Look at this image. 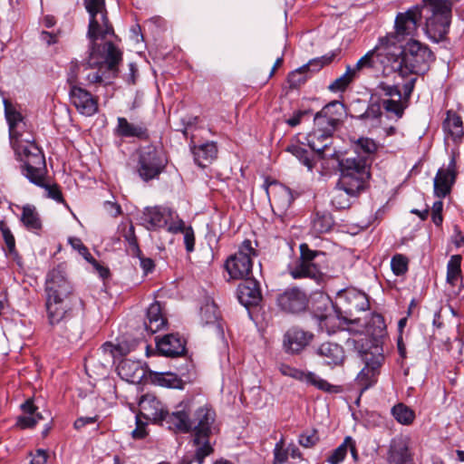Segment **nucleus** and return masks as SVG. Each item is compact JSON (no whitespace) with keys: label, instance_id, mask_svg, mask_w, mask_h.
Returning <instances> with one entry per match:
<instances>
[{"label":"nucleus","instance_id":"f257e3e1","mask_svg":"<svg viewBox=\"0 0 464 464\" xmlns=\"http://www.w3.org/2000/svg\"><path fill=\"white\" fill-rule=\"evenodd\" d=\"M10 143L16 160L23 162L22 172L32 183L40 184L46 171V161L42 149L35 143L34 135L25 129L10 136Z\"/></svg>","mask_w":464,"mask_h":464},{"label":"nucleus","instance_id":"f03ea898","mask_svg":"<svg viewBox=\"0 0 464 464\" xmlns=\"http://www.w3.org/2000/svg\"><path fill=\"white\" fill-rule=\"evenodd\" d=\"M391 53L396 54L392 58V72L401 76L425 72L433 59L429 47L416 40L409 41L404 47L402 44L391 45Z\"/></svg>","mask_w":464,"mask_h":464},{"label":"nucleus","instance_id":"7ed1b4c3","mask_svg":"<svg viewBox=\"0 0 464 464\" xmlns=\"http://www.w3.org/2000/svg\"><path fill=\"white\" fill-rule=\"evenodd\" d=\"M339 167L341 176L338 186L356 198L368 187L370 170L366 160L362 158H347L339 160Z\"/></svg>","mask_w":464,"mask_h":464},{"label":"nucleus","instance_id":"20e7f679","mask_svg":"<svg viewBox=\"0 0 464 464\" xmlns=\"http://www.w3.org/2000/svg\"><path fill=\"white\" fill-rule=\"evenodd\" d=\"M421 17V8L419 5L412 6L404 13H399L394 22L395 31L387 34L382 39L388 45H401L407 37L412 40L417 34Z\"/></svg>","mask_w":464,"mask_h":464},{"label":"nucleus","instance_id":"39448f33","mask_svg":"<svg viewBox=\"0 0 464 464\" xmlns=\"http://www.w3.org/2000/svg\"><path fill=\"white\" fill-rule=\"evenodd\" d=\"M358 357L364 363L354 380L360 396L377 383L380 368L384 362V354L379 350H358Z\"/></svg>","mask_w":464,"mask_h":464},{"label":"nucleus","instance_id":"423d86ee","mask_svg":"<svg viewBox=\"0 0 464 464\" xmlns=\"http://www.w3.org/2000/svg\"><path fill=\"white\" fill-rule=\"evenodd\" d=\"M256 251L249 239H245L238 250L228 256L225 263V268L231 279L245 280L249 278L252 273V258L256 256Z\"/></svg>","mask_w":464,"mask_h":464},{"label":"nucleus","instance_id":"0eeeda50","mask_svg":"<svg viewBox=\"0 0 464 464\" xmlns=\"http://www.w3.org/2000/svg\"><path fill=\"white\" fill-rule=\"evenodd\" d=\"M393 56H396V54L391 53V45L384 43L381 37L374 48L367 52L352 67L358 75L364 69L382 70L383 74L388 75L392 72V58Z\"/></svg>","mask_w":464,"mask_h":464},{"label":"nucleus","instance_id":"6e6552de","mask_svg":"<svg viewBox=\"0 0 464 464\" xmlns=\"http://www.w3.org/2000/svg\"><path fill=\"white\" fill-rule=\"evenodd\" d=\"M84 7L89 14L88 36L95 39L99 36L106 38L114 35L112 24L108 18L105 0H83Z\"/></svg>","mask_w":464,"mask_h":464},{"label":"nucleus","instance_id":"1a4fd4ad","mask_svg":"<svg viewBox=\"0 0 464 464\" xmlns=\"http://www.w3.org/2000/svg\"><path fill=\"white\" fill-rule=\"evenodd\" d=\"M423 7L431 15L427 18L426 26L434 35L443 37L447 34L451 17V3L449 0H422Z\"/></svg>","mask_w":464,"mask_h":464},{"label":"nucleus","instance_id":"9d476101","mask_svg":"<svg viewBox=\"0 0 464 464\" xmlns=\"http://www.w3.org/2000/svg\"><path fill=\"white\" fill-rule=\"evenodd\" d=\"M167 166V159L155 146L144 147L140 153L138 173L144 181L158 179Z\"/></svg>","mask_w":464,"mask_h":464},{"label":"nucleus","instance_id":"9b49d317","mask_svg":"<svg viewBox=\"0 0 464 464\" xmlns=\"http://www.w3.org/2000/svg\"><path fill=\"white\" fill-rule=\"evenodd\" d=\"M45 296L69 299L74 292L73 285L69 278L67 265L60 263L46 275L44 283Z\"/></svg>","mask_w":464,"mask_h":464},{"label":"nucleus","instance_id":"f8f14e48","mask_svg":"<svg viewBox=\"0 0 464 464\" xmlns=\"http://www.w3.org/2000/svg\"><path fill=\"white\" fill-rule=\"evenodd\" d=\"M192 404L190 398L184 399L175 406L172 412L169 411L165 413L164 425L174 433L187 434L192 431Z\"/></svg>","mask_w":464,"mask_h":464},{"label":"nucleus","instance_id":"ddd939ff","mask_svg":"<svg viewBox=\"0 0 464 464\" xmlns=\"http://www.w3.org/2000/svg\"><path fill=\"white\" fill-rule=\"evenodd\" d=\"M276 301L281 311L298 314L308 308L310 296L305 290L298 286H290L277 294Z\"/></svg>","mask_w":464,"mask_h":464},{"label":"nucleus","instance_id":"4468645a","mask_svg":"<svg viewBox=\"0 0 464 464\" xmlns=\"http://www.w3.org/2000/svg\"><path fill=\"white\" fill-rule=\"evenodd\" d=\"M375 91L385 111L393 114L398 119L401 118L408 103L403 100L399 86L381 82L376 86Z\"/></svg>","mask_w":464,"mask_h":464},{"label":"nucleus","instance_id":"2eb2a0df","mask_svg":"<svg viewBox=\"0 0 464 464\" xmlns=\"http://www.w3.org/2000/svg\"><path fill=\"white\" fill-rule=\"evenodd\" d=\"M312 313L322 331L325 330L328 334L334 333L341 317L340 313L328 296L321 295L314 301Z\"/></svg>","mask_w":464,"mask_h":464},{"label":"nucleus","instance_id":"dca6fc26","mask_svg":"<svg viewBox=\"0 0 464 464\" xmlns=\"http://www.w3.org/2000/svg\"><path fill=\"white\" fill-rule=\"evenodd\" d=\"M216 411L210 405L198 407L193 413V444L199 445L201 438H210L215 430Z\"/></svg>","mask_w":464,"mask_h":464},{"label":"nucleus","instance_id":"f3484780","mask_svg":"<svg viewBox=\"0 0 464 464\" xmlns=\"http://www.w3.org/2000/svg\"><path fill=\"white\" fill-rule=\"evenodd\" d=\"M101 48L102 61H99L96 55H94V61L99 63L93 68L98 67V70L86 74L85 80L89 83H102L103 82L102 69L107 67L110 71L115 72L117 65L121 61V52L111 42H105L102 45H100V49ZM95 54H97V53Z\"/></svg>","mask_w":464,"mask_h":464},{"label":"nucleus","instance_id":"a211bd4d","mask_svg":"<svg viewBox=\"0 0 464 464\" xmlns=\"http://www.w3.org/2000/svg\"><path fill=\"white\" fill-rule=\"evenodd\" d=\"M179 215L170 208L163 206L147 207L144 208L140 220L142 225L148 230H158L168 227L176 219H179Z\"/></svg>","mask_w":464,"mask_h":464},{"label":"nucleus","instance_id":"6ab92c4d","mask_svg":"<svg viewBox=\"0 0 464 464\" xmlns=\"http://www.w3.org/2000/svg\"><path fill=\"white\" fill-rule=\"evenodd\" d=\"M278 370L282 375L291 377L300 382H305L320 391L329 393H337L341 392L339 386L329 383L326 380L320 378L312 372H304L283 362L278 364Z\"/></svg>","mask_w":464,"mask_h":464},{"label":"nucleus","instance_id":"aec40b11","mask_svg":"<svg viewBox=\"0 0 464 464\" xmlns=\"http://www.w3.org/2000/svg\"><path fill=\"white\" fill-rule=\"evenodd\" d=\"M343 108V103L337 101L326 104L315 114L314 130H320L322 132L334 135L341 121Z\"/></svg>","mask_w":464,"mask_h":464},{"label":"nucleus","instance_id":"412c9836","mask_svg":"<svg viewBox=\"0 0 464 464\" xmlns=\"http://www.w3.org/2000/svg\"><path fill=\"white\" fill-rule=\"evenodd\" d=\"M71 103L77 111L84 116L91 117L98 112L99 100L92 92L79 84H73L69 90Z\"/></svg>","mask_w":464,"mask_h":464},{"label":"nucleus","instance_id":"4be33fe9","mask_svg":"<svg viewBox=\"0 0 464 464\" xmlns=\"http://www.w3.org/2000/svg\"><path fill=\"white\" fill-rule=\"evenodd\" d=\"M308 146L322 159L336 158L338 151L332 147L333 134L313 130L306 137Z\"/></svg>","mask_w":464,"mask_h":464},{"label":"nucleus","instance_id":"5701e85b","mask_svg":"<svg viewBox=\"0 0 464 464\" xmlns=\"http://www.w3.org/2000/svg\"><path fill=\"white\" fill-rule=\"evenodd\" d=\"M67 298L45 296V310L48 322L56 325L72 316V307Z\"/></svg>","mask_w":464,"mask_h":464},{"label":"nucleus","instance_id":"b1692460","mask_svg":"<svg viewBox=\"0 0 464 464\" xmlns=\"http://www.w3.org/2000/svg\"><path fill=\"white\" fill-rule=\"evenodd\" d=\"M456 160L451 158L446 169H440L434 179V194L438 198H445L451 189L456 179Z\"/></svg>","mask_w":464,"mask_h":464},{"label":"nucleus","instance_id":"393cba45","mask_svg":"<svg viewBox=\"0 0 464 464\" xmlns=\"http://www.w3.org/2000/svg\"><path fill=\"white\" fill-rule=\"evenodd\" d=\"M237 298L245 307L256 306L262 301L259 283L254 278H246L237 287Z\"/></svg>","mask_w":464,"mask_h":464},{"label":"nucleus","instance_id":"a878e982","mask_svg":"<svg viewBox=\"0 0 464 464\" xmlns=\"http://www.w3.org/2000/svg\"><path fill=\"white\" fill-rule=\"evenodd\" d=\"M144 417L155 424L164 425L165 413L168 410L153 395L145 394L139 403Z\"/></svg>","mask_w":464,"mask_h":464},{"label":"nucleus","instance_id":"bb28decb","mask_svg":"<svg viewBox=\"0 0 464 464\" xmlns=\"http://www.w3.org/2000/svg\"><path fill=\"white\" fill-rule=\"evenodd\" d=\"M114 133L121 138H136L140 140L150 139L149 130L143 122L132 123L124 117L117 118Z\"/></svg>","mask_w":464,"mask_h":464},{"label":"nucleus","instance_id":"cd10ccee","mask_svg":"<svg viewBox=\"0 0 464 464\" xmlns=\"http://www.w3.org/2000/svg\"><path fill=\"white\" fill-rule=\"evenodd\" d=\"M367 334L370 337V348H382L386 344L387 330L384 318L380 314H373L367 324Z\"/></svg>","mask_w":464,"mask_h":464},{"label":"nucleus","instance_id":"c85d7f7f","mask_svg":"<svg viewBox=\"0 0 464 464\" xmlns=\"http://www.w3.org/2000/svg\"><path fill=\"white\" fill-rule=\"evenodd\" d=\"M87 37L89 38V40L91 42L90 58L87 62H83L81 63H79L77 61L71 63L69 72H68V76H67V82H68L70 87H72L73 84H78L77 79H78V75L81 72H84L86 70L92 69V67L98 65V63H99L98 62L94 61L95 53L100 52V45L96 43V41L98 39H102V38L101 36H99L95 39H92L88 35H87Z\"/></svg>","mask_w":464,"mask_h":464},{"label":"nucleus","instance_id":"c756f323","mask_svg":"<svg viewBox=\"0 0 464 464\" xmlns=\"http://www.w3.org/2000/svg\"><path fill=\"white\" fill-rule=\"evenodd\" d=\"M387 461L389 464H411V455L407 441L402 438H396L391 441Z\"/></svg>","mask_w":464,"mask_h":464},{"label":"nucleus","instance_id":"7c9ffc66","mask_svg":"<svg viewBox=\"0 0 464 464\" xmlns=\"http://www.w3.org/2000/svg\"><path fill=\"white\" fill-rule=\"evenodd\" d=\"M314 335L309 331L299 326H293L289 328L284 334V346L291 348L293 345L298 348H305L312 344Z\"/></svg>","mask_w":464,"mask_h":464},{"label":"nucleus","instance_id":"2f4dec72","mask_svg":"<svg viewBox=\"0 0 464 464\" xmlns=\"http://www.w3.org/2000/svg\"><path fill=\"white\" fill-rule=\"evenodd\" d=\"M145 355L148 358L150 357H166L170 359L175 358H182L185 361V363L177 366L173 365V368L176 369L181 374H185L189 372L190 367H192V360L188 355V350H145Z\"/></svg>","mask_w":464,"mask_h":464},{"label":"nucleus","instance_id":"473e14b6","mask_svg":"<svg viewBox=\"0 0 464 464\" xmlns=\"http://www.w3.org/2000/svg\"><path fill=\"white\" fill-rule=\"evenodd\" d=\"M144 324L146 330L151 334L167 326L168 320L162 313L161 304L159 301L152 303L147 309Z\"/></svg>","mask_w":464,"mask_h":464},{"label":"nucleus","instance_id":"72a5a7b5","mask_svg":"<svg viewBox=\"0 0 464 464\" xmlns=\"http://www.w3.org/2000/svg\"><path fill=\"white\" fill-rule=\"evenodd\" d=\"M21 409L24 415L17 418L16 425L21 429L34 428L40 420L43 419L41 413L37 411L38 408L34 405L33 399L26 400Z\"/></svg>","mask_w":464,"mask_h":464},{"label":"nucleus","instance_id":"f704fd0d","mask_svg":"<svg viewBox=\"0 0 464 464\" xmlns=\"http://www.w3.org/2000/svg\"><path fill=\"white\" fill-rule=\"evenodd\" d=\"M195 163L200 168H206L211 161L216 159L218 148L215 142H206L198 146L191 147Z\"/></svg>","mask_w":464,"mask_h":464},{"label":"nucleus","instance_id":"c9c22d12","mask_svg":"<svg viewBox=\"0 0 464 464\" xmlns=\"http://www.w3.org/2000/svg\"><path fill=\"white\" fill-rule=\"evenodd\" d=\"M442 128L447 138H450L453 141L460 140L464 135L461 117L452 111H447Z\"/></svg>","mask_w":464,"mask_h":464},{"label":"nucleus","instance_id":"e433bc0d","mask_svg":"<svg viewBox=\"0 0 464 464\" xmlns=\"http://www.w3.org/2000/svg\"><path fill=\"white\" fill-rule=\"evenodd\" d=\"M20 221L23 226L30 232L39 234L43 224L40 215L34 205L26 204L22 208Z\"/></svg>","mask_w":464,"mask_h":464},{"label":"nucleus","instance_id":"4c0bfd02","mask_svg":"<svg viewBox=\"0 0 464 464\" xmlns=\"http://www.w3.org/2000/svg\"><path fill=\"white\" fill-rule=\"evenodd\" d=\"M150 378L153 384L161 387L178 390L185 388V382L177 373L171 372H150Z\"/></svg>","mask_w":464,"mask_h":464},{"label":"nucleus","instance_id":"58836bf2","mask_svg":"<svg viewBox=\"0 0 464 464\" xmlns=\"http://www.w3.org/2000/svg\"><path fill=\"white\" fill-rule=\"evenodd\" d=\"M168 232L171 234H183V242L185 245L186 251L191 253L195 250V232L191 226H186L185 222L179 218L175 222H172L168 227Z\"/></svg>","mask_w":464,"mask_h":464},{"label":"nucleus","instance_id":"ea45409f","mask_svg":"<svg viewBox=\"0 0 464 464\" xmlns=\"http://www.w3.org/2000/svg\"><path fill=\"white\" fill-rule=\"evenodd\" d=\"M288 271L294 279L313 278L319 276L320 271L315 264H308L299 259L295 264L289 266Z\"/></svg>","mask_w":464,"mask_h":464},{"label":"nucleus","instance_id":"a19ab883","mask_svg":"<svg viewBox=\"0 0 464 464\" xmlns=\"http://www.w3.org/2000/svg\"><path fill=\"white\" fill-rule=\"evenodd\" d=\"M4 105L5 118L9 126V137L15 136L18 130H24L26 127L24 117L7 100H4Z\"/></svg>","mask_w":464,"mask_h":464},{"label":"nucleus","instance_id":"79ce46f5","mask_svg":"<svg viewBox=\"0 0 464 464\" xmlns=\"http://www.w3.org/2000/svg\"><path fill=\"white\" fill-rule=\"evenodd\" d=\"M285 150L298 159V160L309 170L314 169L315 161L313 154L309 153L303 146L299 144H291L286 147Z\"/></svg>","mask_w":464,"mask_h":464},{"label":"nucleus","instance_id":"37998d69","mask_svg":"<svg viewBox=\"0 0 464 464\" xmlns=\"http://www.w3.org/2000/svg\"><path fill=\"white\" fill-rule=\"evenodd\" d=\"M156 348L168 346L169 348H186L187 340L179 333L168 334L162 337H155Z\"/></svg>","mask_w":464,"mask_h":464},{"label":"nucleus","instance_id":"c03bdc74","mask_svg":"<svg viewBox=\"0 0 464 464\" xmlns=\"http://www.w3.org/2000/svg\"><path fill=\"white\" fill-rule=\"evenodd\" d=\"M461 260L460 255L451 256L447 265V282L452 285H457L461 278Z\"/></svg>","mask_w":464,"mask_h":464},{"label":"nucleus","instance_id":"a18cd8bd","mask_svg":"<svg viewBox=\"0 0 464 464\" xmlns=\"http://www.w3.org/2000/svg\"><path fill=\"white\" fill-rule=\"evenodd\" d=\"M140 362L131 361L130 359H121L117 365L119 375L122 379L131 382H133V379L135 378L136 373L140 371Z\"/></svg>","mask_w":464,"mask_h":464},{"label":"nucleus","instance_id":"49530a36","mask_svg":"<svg viewBox=\"0 0 464 464\" xmlns=\"http://www.w3.org/2000/svg\"><path fill=\"white\" fill-rule=\"evenodd\" d=\"M392 415L402 425H410L415 419V412L404 403H398L392 408Z\"/></svg>","mask_w":464,"mask_h":464},{"label":"nucleus","instance_id":"de8ad7c7","mask_svg":"<svg viewBox=\"0 0 464 464\" xmlns=\"http://www.w3.org/2000/svg\"><path fill=\"white\" fill-rule=\"evenodd\" d=\"M334 220L330 213L317 212L312 221V230L315 234H324L331 230Z\"/></svg>","mask_w":464,"mask_h":464},{"label":"nucleus","instance_id":"09e8293b","mask_svg":"<svg viewBox=\"0 0 464 464\" xmlns=\"http://www.w3.org/2000/svg\"><path fill=\"white\" fill-rule=\"evenodd\" d=\"M359 75L350 65L346 67V71L340 77L336 78L329 86L333 92H343L347 86L357 79Z\"/></svg>","mask_w":464,"mask_h":464},{"label":"nucleus","instance_id":"8fccbe9b","mask_svg":"<svg viewBox=\"0 0 464 464\" xmlns=\"http://www.w3.org/2000/svg\"><path fill=\"white\" fill-rule=\"evenodd\" d=\"M317 354L331 368L343 365L345 360L344 350H317Z\"/></svg>","mask_w":464,"mask_h":464},{"label":"nucleus","instance_id":"3c124183","mask_svg":"<svg viewBox=\"0 0 464 464\" xmlns=\"http://www.w3.org/2000/svg\"><path fill=\"white\" fill-rule=\"evenodd\" d=\"M121 236L128 243L127 251L132 256H140V249L138 244V239L135 235V228L132 224L129 226L124 225L121 230Z\"/></svg>","mask_w":464,"mask_h":464},{"label":"nucleus","instance_id":"603ef678","mask_svg":"<svg viewBox=\"0 0 464 464\" xmlns=\"http://www.w3.org/2000/svg\"><path fill=\"white\" fill-rule=\"evenodd\" d=\"M351 198H353V197H352V195H350L344 188H340V186L336 184L331 199L333 207L339 210L347 209L352 205Z\"/></svg>","mask_w":464,"mask_h":464},{"label":"nucleus","instance_id":"864d4df0","mask_svg":"<svg viewBox=\"0 0 464 464\" xmlns=\"http://www.w3.org/2000/svg\"><path fill=\"white\" fill-rule=\"evenodd\" d=\"M353 149L361 158L362 156H369L376 152L378 146L376 142L370 138L361 137L353 142ZM362 159H363L362 157Z\"/></svg>","mask_w":464,"mask_h":464},{"label":"nucleus","instance_id":"5fc2aeb1","mask_svg":"<svg viewBox=\"0 0 464 464\" xmlns=\"http://www.w3.org/2000/svg\"><path fill=\"white\" fill-rule=\"evenodd\" d=\"M335 56L336 53L331 52L321 57L314 58L310 60L307 63L304 64L303 69H304L308 72H319L324 66L330 64L334 61Z\"/></svg>","mask_w":464,"mask_h":464},{"label":"nucleus","instance_id":"6e6d98bb","mask_svg":"<svg viewBox=\"0 0 464 464\" xmlns=\"http://www.w3.org/2000/svg\"><path fill=\"white\" fill-rule=\"evenodd\" d=\"M199 316L202 324H215L218 318L217 305L213 302H207L200 307Z\"/></svg>","mask_w":464,"mask_h":464},{"label":"nucleus","instance_id":"4d7b16f0","mask_svg":"<svg viewBox=\"0 0 464 464\" xmlns=\"http://www.w3.org/2000/svg\"><path fill=\"white\" fill-rule=\"evenodd\" d=\"M351 441V437L347 436L343 442L338 446L327 458L330 464H340L345 458L348 450V445Z\"/></svg>","mask_w":464,"mask_h":464},{"label":"nucleus","instance_id":"13d9d810","mask_svg":"<svg viewBox=\"0 0 464 464\" xmlns=\"http://www.w3.org/2000/svg\"><path fill=\"white\" fill-rule=\"evenodd\" d=\"M46 172H47V170L42 175L41 182H39L40 184H35V185L38 187H41V188H44L48 193L49 198H53V200H55L58 203H63L64 200H63V194H62V191H61L59 186L57 184L50 185V184L45 183L44 178H45Z\"/></svg>","mask_w":464,"mask_h":464},{"label":"nucleus","instance_id":"bf43d9fd","mask_svg":"<svg viewBox=\"0 0 464 464\" xmlns=\"http://www.w3.org/2000/svg\"><path fill=\"white\" fill-rule=\"evenodd\" d=\"M196 446L197 450L195 452V459L198 462V464H202L205 458L213 453L214 449L210 445L209 438H201L200 444Z\"/></svg>","mask_w":464,"mask_h":464},{"label":"nucleus","instance_id":"052dcab7","mask_svg":"<svg viewBox=\"0 0 464 464\" xmlns=\"http://www.w3.org/2000/svg\"><path fill=\"white\" fill-rule=\"evenodd\" d=\"M309 77L308 72L301 66L291 72L288 74L287 80L291 88H298L300 85L304 84Z\"/></svg>","mask_w":464,"mask_h":464},{"label":"nucleus","instance_id":"680f3d73","mask_svg":"<svg viewBox=\"0 0 464 464\" xmlns=\"http://www.w3.org/2000/svg\"><path fill=\"white\" fill-rule=\"evenodd\" d=\"M391 267L394 275H404L408 271V258L401 254L395 255L392 258Z\"/></svg>","mask_w":464,"mask_h":464},{"label":"nucleus","instance_id":"e2e57ef3","mask_svg":"<svg viewBox=\"0 0 464 464\" xmlns=\"http://www.w3.org/2000/svg\"><path fill=\"white\" fill-rule=\"evenodd\" d=\"M320 440L318 432L316 430L304 432L299 437V444L304 448H312L315 446Z\"/></svg>","mask_w":464,"mask_h":464},{"label":"nucleus","instance_id":"0e129e2a","mask_svg":"<svg viewBox=\"0 0 464 464\" xmlns=\"http://www.w3.org/2000/svg\"><path fill=\"white\" fill-rule=\"evenodd\" d=\"M285 447V440L281 438V440L276 443L274 449V460L272 464H284L286 462L288 459V450L284 449Z\"/></svg>","mask_w":464,"mask_h":464},{"label":"nucleus","instance_id":"69168bd1","mask_svg":"<svg viewBox=\"0 0 464 464\" xmlns=\"http://www.w3.org/2000/svg\"><path fill=\"white\" fill-rule=\"evenodd\" d=\"M0 231L2 233L3 238L5 240L8 251L10 253H13L15 249V239L10 228L3 220H0Z\"/></svg>","mask_w":464,"mask_h":464},{"label":"nucleus","instance_id":"338daca9","mask_svg":"<svg viewBox=\"0 0 464 464\" xmlns=\"http://www.w3.org/2000/svg\"><path fill=\"white\" fill-rule=\"evenodd\" d=\"M70 245L72 246V247L75 250H77L79 252V254L81 256H83V258L87 261V262H91L93 260V256H92V254L89 252L88 248L83 245V243L82 242V240L78 237H70L68 239Z\"/></svg>","mask_w":464,"mask_h":464},{"label":"nucleus","instance_id":"774afa93","mask_svg":"<svg viewBox=\"0 0 464 464\" xmlns=\"http://www.w3.org/2000/svg\"><path fill=\"white\" fill-rule=\"evenodd\" d=\"M274 200L282 208L286 209L293 201V196L290 189L285 187L281 188L279 195L275 196Z\"/></svg>","mask_w":464,"mask_h":464}]
</instances>
